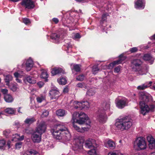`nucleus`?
<instances>
[{
    "label": "nucleus",
    "instance_id": "f257e3e1",
    "mask_svg": "<svg viewBox=\"0 0 155 155\" xmlns=\"http://www.w3.org/2000/svg\"><path fill=\"white\" fill-rule=\"evenodd\" d=\"M53 130L52 134L53 137L57 139H63L65 140H68L71 138L70 133L67 128L63 125H57Z\"/></svg>",
    "mask_w": 155,
    "mask_h": 155
},
{
    "label": "nucleus",
    "instance_id": "f03ea898",
    "mask_svg": "<svg viewBox=\"0 0 155 155\" xmlns=\"http://www.w3.org/2000/svg\"><path fill=\"white\" fill-rule=\"evenodd\" d=\"M139 98L140 100L139 104L141 109L140 113L144 115L150 111L149 106L146 103L152 101V97L149 94L141 92L140 93Z\"/></svg>",
    "mask_w": 155,
    "mask_h": 155
},
{
    "label": "nucleus",
    "instance_id": "7ed1b4c3",
    "mask_svg": "<svg viewBox=\"0 0 155 155\" xmlns=\"http://www.w3.org/2000/svg\"><path fill=\"white\" fill-rule=\"evenodd\" d=\"M132 125V120L128 117H124L118 120L115 124L117 128L122 130H128Z\"/></svg>",
    "mask_w": 155,
    "mask_h": 155
},
{
    "label": "nucleus",
    "instance_id": "20e7f679",
    "mask_svg": "<svg viewBox=\"0 0 155 155\" xmlns=\"http://www.w3.org/2000/svg\"><path fill=\"white\" fill-rule=\"evenodd\" d=\"M134 147L136 150L138 151L146 149L147 145L144 138L142 137H138L135 141Z\"/></svg>",
    "mask_w": 155,
    "mask_h": 155
},
{
    "label": "nucleus",
    "instance_id": "39448f33",
    "mask_svg": "<svg viewBox=\"0 0 155 155\" xmlns=\"http://www.w3.org/2000/svg\"><path fill=\"white\" fill-rule=\"evenodd\" d=\"M142 62L138 59H135L131 61V67L132 71H140L142 69Z\"/></svg>",
    "mask_w": 155,
    "mask_h": 155
},
{
    "label": "nucleus",
    "instance_id": "423d86ee",
    "mask_svg": "<svg viewBox=\"0 0 155 155\" xmlns=\"http://www.w3.org/2000/svg\"><path fill=\"white\" fill-rule=\"evenodd\" d=\"M79 118L76 120V122L79 124H82L85 123L87 125H89L91 123L88 116L83 112H81L79 114Z\"/></svg>",
    "mask_w": 155,
    "mask_h": 155
},
{
    "label": "nucleus",
    "instance_id": "0eeeda50",
    "mask_svg": "<svg viewBox=\"0 0 155 155\" xmlns=\"http://www.w3.org/2000/svg\"><path fill=\"white\" fill-rule=\"evenodd\" d=\"M74 108L76 109H78L79 110H82L83 109H87L90 107L89 103L87 101H82L78 102L77 101H74Z\"/></svg>",
    "mask_w": 155,
    "mask_h": 155
},
{
    "label": "nucleus",
    "instance_id": "6e6552de",
    "mask_svg": "<svg viewBox=\"0 0 155 155\" xmlns=\"http://www.w3.org/2000/svg\"><path fill=\"white\" fill-rule=\"evenodd\" d=\"M97 119L101 122H105L107 119L105 112L102 109H100L97 113Z\"/></svg>",
    "mask_w": 155,
    "mask_h": 155
},
{
    "label": "nucleus",
    "instance_id": "1a4fd4ad",
    "mask_svg": "<svg viewBox=\"0 0 155 155\" xmlns=\"http://www.w3.org/2000/svg\"><path fill=\"white\" fill-rule=\"evenodd\" d=\"M46 129L45 123L44 121H42L37 125L35 131L40 135H42L45 132Z\"/></svg>",
    "mask_w": 155,
    "mask_h": 155
},
{
    "label": "nucleus",
    "instance_id": "9d476101",
    "mask_svg": "<svg viewBox=\"0 0 155 155\" xmlns=\"http://www.w3.org/2000/svg\"><path fill=\"white\" fill-rule=\"evenodd\" d=\"M84 141V137L82 136H79L75 139L74 140V143L75 145V148H77V149L81 148Z\"/></svg>",
    "mask_w": 155,
    "mask_h": 155
},
{
    "label": "nucleus",
    "instance_id": "9b49d317",
    "mask_svg": "<svg viewBox=\"0 0 155 155\" xmlns=\"http://www.w3.org/2000/svg\"><path fill=\"white\" fill-rule=\"evenodd\" d=\"M21 4L22 6L28 9L33 8L35 6L32 0H23Z\"/></svg>",
    "mask_w": 155,
    "mask_h": 155
},
{
    "label": "nucleus",
    "instance_id": "f8f14e48",
    "mask_svg": "<svg viewBox=\"0 0 155 155\" xmlns=\"http://www.w3.org/2000/svg\"><path fill=\"white\" fill-rule=\"evenodd\" d=\"M84 146L88 148L95 147H96L95 140L93 139H89L85 142Z\"/></svg>",
    "mask_w": 155,
    "mask_h": 155
},
{
    "label": "nucleus",
    "instance_id": "ddd939ff",
    "mask_svg": "<svg viewBox=\"0 0 155 155\" xmlns=\"http://www.w3.org/2000/svg\"><path fill=\"white\" fill-rule=\"evenodd\" d=\"M49 94L51 99H57L59 96V92L57 88H54L50 90Z\"/></svg>",
    "mask_w": 155,
    "mask_h": 155
},
{
    "label": "nucleus",
    "instance_id": "4468645a",
    "mask_svg": "<svg viewBox=\"0 0 155 155\" xmlns=\"http://www.w3.org/2000/svg\"><path fill=\"white\" fill-rule=\"evenodd\" d=\"M127 102L126 99L119 100L116 103L117 107L119 108L122 109L127 105Z\"/></svg>",
    "mask_w": 155,
    "mask_h": 155
},
{
    "label": "nucleus",
    "instance_id": "2eb2a0df",
    "mask_svg": "<svg viewBox=\"0 0 155 155\" xmlns=\"http://www.w3.org/2000/svg\"><path fill=\"white\" fill-rule=\"evenodd\" d=\"M145 3L144 0H137L135 2V7L137 9H143Z\"/></svg>",
    "mask_w": 155,
    "mask_h": 155
},
{
    "label": "nucleus",
    "instance_id": "dca6fc26",
    "mask_svg": "<svg viewBox=\"0 0 155 155\" xmlns=\"http://www.w3.org/2000/svg\"><path fill=\"white\" fill-rule=\"evenodd\" d=\"M147 139L149 143V146L150 149H153L155 147V140L151 136H149L147 137Z\"/></svg>",
    "mask_w": 155,
    "mask_h": 155
},
{
    "label": "nucleus",
    "instance_id": "f3484780",
    "mask_svg": "<svg viewBox=\"0 0 155 155\" xmlns=\"http://www.w3.org/2000/svg\"><path fill=\"white\" fill-rule=\"evenodd\" d=\"M64 73V70L63 68L59 67H55L52 68L51 71V73L53 76L59 74Z\"/></svg>",
    "mask_w": 155,
    "mask_h": 155
},
{
    "label": "nucleus",
    "instance_id": "a211bd4d",
    "mask_svg": "<svg viewBox=\"0 0 155 155\" xmlns=\"http://www.w3.org/2000/svg\"><path fill=\"white\" fill-rule=\"evenodd\" d=\"M37 134V133L35 131L32 135L31 138L34 143H39L41 141V135Z\"/></svg>",
    "mask_w": 155,
    "mask_h": 155
},
{
    "label": "nucleus",
    "instance_id": "6ab92c4d",
    "mask_svg": "<svg viewBox=\"0 0 155 155\" xmlns=\"http://www.w3.org/2000/svg\"><path fill=\"white\" fill-rule=\"evenodd\" d=\"M104 145L106 147L110 149H114L116 147L115 142L111 139H109L104 143Z\"/></svg>",
    "mask_w": 155,
    "mask_h": 155
},
{
    "label": "nucleus",
    "instance_id": "aec40b11",
    "mask_svg": "<svg viewBox=\"0 0 155 155\" xmlns=\"http://www.w3.org/2000/svg\"><path fill=\"white\" fill-rule=\"evenodd\" d=\"M143 59L146 61H148L150 64H153L154 59L153 57L149 54H145L143 57Z\"/></svg>",
    "mask_w": 155,
    "mask_h": 155
},
{
    "label": "nucleus",
    "instance_id": "412c9836",
    "mask_svg": "<svg viewBox=\"0 0 155 155\" xmlns=\"http://www.w3.org/2000/svg\"><path fill=\"white\" fill-rule=\"evenodd\" d=\"M152 83V82L151 81L149 82L148 83L147 82L145 84L138 86L137 87V89L138 90H144L146 88H147L151 86Z\"/></svg>",
    "mask_w": 155,
    "mask_h": 155
},
{
    "label": "nucleus",
    "instance_id": "4be33fe9",
    "mask_svg": "<svg viewBox=\"0 0 155 155\" xmlns=\"http://www.w3.org/2000/svg\"><path fill=\"white\" fill-rule=\"evenodd\" d=\"M33 66V61L31 58H29L26 63V69L27 71H30Z\"/></svg>",
    "mask_w": 155,
    "mask_h": 155
},
{
    "label": "nucleus",
    "instance_id": "5701e85b",
    "mask_svg": "<svg viewBox=\"0 0 155 155\" xmlns=\"http://www.w3.org/2000/svg\"><path fill=\"white\" fill-rule=\"evenodd\" d=\"M25 82H28L31 84H34L36 83V81L33 77L30 76H26L24 79Z\"/></svg>",
    "mask_w": 155,
    "mask_h": 155
},
{
    "label": "nucleus",
    "instance_id": "b1692460",
    "mask_svg": "<svg viewBox=\"0 0 155 155\" xmlns=\"http://www.w3.org/2000/svg\"><path fill=\"white\" fill-rule=\"evenodd\" d=\"M1 91L4 94V98L5 101L7 102H10V95L7 94L8 91L5 89H2Z\"/></svg>",
    "mask_w": 155,
    "mask_h": 155
},
{
    "label": "nucleus",
    "instance_id": "393cba45",
    "mask_svg": "<svg viewBox=\"0 0 155 155\" xmlns=\"http://www.w3.org/2000/svg\"><path fill=\"white\" fill-rule=\"evenodd\" d=\"M24 139V135L20 136L17 134H15L13 135L12 137V141H21Z\"/></svg>",
    "mask_w": 155,
    "mask_h": 155
},
{
    "label": "nucleus",
    "instance_id": "a878e982",
    "mask_svg": "<svg viewBox=\"0 0 155 155\" xmlns=\"http://www.w3.org/2000/svg\"><path fill=\"white\" fill-rule=\"evenodd\" d=\"M74 123V122H73V127L77 131L81 133H84L85 131L87 130V128L83 127L81 128L78 127Z\"/></svg>",
    "mask_w": 155,
    "mask_h": 155
},
{
    "label": "nucleus",
    "instance_id": "bb28decb",
    "mask_svg": "<svg viewBox=\"0 0 155 155\" xmlns=\"http://www.w3.org/2000/svg\"><path fill=\"white\" fill-rule=\"evenodd\" d=\"M36 120L35 118L32 117L31 118H27L25 120L24 122L26 124H30L35 121Z\"/></svg>",
    "mask_w": 155,
    "mask_h": 155
},
{
    "label": "nucleus",
    "instance_id": "cd10ccee",
    "mask_svg": "<svg viewBox=\"0 0 155 155\" xmlns=\"http://www.w3.org/2000/svg\"><path fill=\"white\" fill-rule=\"evenodd\" d=\"M81 66L77 64H72L71 65V69L74 70L76 72H79L81 70Z\"/></svg>",
    "mask_w": 155,
    "mask_h": 155
},
{
    "label": "nucleus",
    "instance_id": "c85d7f7f",
    "mask_svg": "<svg viewBox=\"0 0 155 155\" xmlns=\"http://www.w3.org/2000/svg\"><path fill=\"white\" fill-rule=\"evenodd\" d=\"M103 107L102 109L105 112V111L109 109L110 108V102H104L103 104Z\"/></svg>",
    "mask_w": 155,
    "mask_h": 155
},
{
    "label": "nucleus",
    "instance_id": "c756f323",
    "mask_svg": "<svg viewBox=\"0 0 155 155\" xmlns=\"http://www.w3.org/2000/svg\"><path fill=\"white\" fill-rule=\"evenodd\" d=\"M56 114L58 116L63 117L66 114L65 111L63 109H59L56 111Z\"/></svg>",
    "mask_w": 155,
    "mask_h": 155
},
{
    "label": "nucleus",
    "instance_id": "7c9ffc66",
    "mask_svg": "<svg viewBox=\"0 0 155 155\" xmlns=\"http://www.w3.org/2000/svg\"><path fill=\"white\" fill-rule=\"evenodd\" d=\"M120 59L118 60L117 61H114L113 63L111 64H112L113 65H115L116 64H119L121 63L124 60V58H123V55L121 54L119 56Z\"/></svg>",
    "mask_w": 155,
    "mask_h": 155
},
{
    "label": "nucleus",
    "instance_id": "2f4dec72",
    "mask_svg": "<svg viewBox=\"0 0 155 155\" xmlns=\"http://www.w3.org/2000/svg\"><path fill=\"white\" fill-rule=\"evenodd\" d=\"M38 152L33 150H28L24 154V155H38Z\"/></svg>",
    "mask_w": 155,
    "mask_h": 155
},
{
    "label": "nucleus",
    "instance_id": "473e14b6",
    "mask_svg": "<svg viewBox=\"0 0 155 155\" xmlns=\"http://www.w3.org/2000/svg\"><path fill=\"white\" fill-rule=\"evenodd\" d=\"M58 83L62 85H65L67 83V80L65 78H61L58 79Z\"/></svg>",
    "mask_w": 155,
    "mask_h": 155
},
{
    "label": "nucleus",
    "instance_id": "72a5a7b5",
    "mask_svg": "<svg viewBox=\"0 0 155 155\" xmlns=\"http://www.w3.org/2000/svg\"><path fill=\"white\" fill-rule=\"evenodd\" d=\"M95 93V91L94 88L89 89L87 92L86 94L89 96H92Z\"/></svg>",
    "mask_w": 155,
    "mask_h": 155
},
{
    "label": "nucleus",
    "instance_id": "f704fd0d",
    "mask_svg": "<svg viewBox=\"0 0 155 155\" xmlns=\"http://www.w3.org/2000/svg\"><path fill=\"white\" fill-rule=\"evenodd\" d=\"M45 98V96L44 95H40L38 97L36 98L37 101L39 103H41Z\"/></svg>",
    "mask_w": 155,
    "mask_h": 155
},
{
    "label": "nucleus",
    "instance_id": "c9c22d12",
    "mask_svg": "<svg viewBox=\"0 0 155 155\" xmlns=\"http://www.w3.org/2000/svg\"><path fill=\"white\" fill-rule=\"evenodd\" d=\"M48 74L47 71L46 70H43L41 72V77L43 78H46L48 77Z\"/></svg>",
    "mask_w": 155,
    "mask_h": 155
},
{
    "label": "nucleus",
    "instance_id": "e433bc0d",
    "mask_svg": "<svg viewBox=\"0 0 155 155\" xmlns=\"http://www.w3.org/2000/svg\"><path fill=\"white\" fill-rule=\"evenodd\" d=\"M6 142L3 140H0V149H4Z\"/></svg>",
    "mask_w": 155,
    "mask_h": 155
},
{
    "label": "nucleus",
    "instance_id": "4c0bfd02",
    "mask_svg": "<svg viewBox=\"0 0 155 155\" xmlns=\"http://www.w3.org/2000/svg\"><path fill=\"white\" fill-rule=\"evenodd\" d=\"M51 37L52 39L57 40L59 39V36L56 33H52L51 35Z\"/></svg>",
    "mask_w": 155,
    "mask_h": 155
},
{
    "label": "nucleus",
    "instance_id": "58836bf2",
    "mask_svg": "<svg viewBox=\"0 0 155 155\" xmlns=\"http://www.w3.org/2000/svg\"><path fill=\"white\" fill-rule=\"evenodd\" d=\"M12 86L11 89L14 92L18 88V84L16 83L13 84Z\"/></svg>",
    "mask_w": 155,
    "mask_h": 155
},
{
    "label": "nucleus",
    "instance_id": "ea45409f",
    "mask_svg": "<svg viewBox=\"0 0 155 155\" xmlns=\"http://www.w3.org/2000/svg\"><path fill=\"white\" fill-rule=\"evenodd\" d=\"M99 71L97 65H94L93 67L92 71L94 74H96Z\"/></svg>",
    "mask_w": 155,
    "mask_h": 155
},
{
    "label": "nucleus",
    "instance_id": "a19ab883",
    "mask_svg": "<svg viewBox=\"0 0 155 155\" xmlns=\"http://www.w3.org/2000/svg\"><path fill=\"white\" fill-rule=\"evenodd\" d=\"M84 75L83 74H81L78 76L77 77L76 79L78 81H82L84 79Z\"/></svg>",
    "mask_w": 155,
    "mask_h": 155
},
{
    "label": "nucleus",
    "instance_id": "79ce46f5",
    "mask_svg": "<svg viewBox=\"0 0 155 155\" xmlns=\"http://www.w3.org/2000/svg\"><path fill=\"white\" fill-rule=\"evenodd\" d=\"M108 155H123V154L119 151H115L109 153Z\"/></svg>",
    "mask_w": 155,
    "mask_h": 155
},
{
    "label": "nucleus",
    "instance_id": "37998d69",
    "mask_svg": "<svg viewBox=\"0 0 155 155\" xmlns=\"http://www.w3.org/2000/svg\"><path fill=\"white\" fill-rule=\"evenodd\" d=\"M88 153L89 155H97L96 150L94 149L89 150Z\"/></svg>",
    "mask_w": 155,
    "mask_h": 155
},
{
    "label": "nucleus",
    "instance_id": "c03bdc74",
    "mask_svg": "<svg viewBox=\"0 0 155 155\" xmlns=\"http://www.w3.org/2000/svg\"><path fill=\"white\" fill-rule=\"evenodd\" d=\"M9 129L5 130L3 131V134L6 138L9 137Z\"/></svg>",
    "mask_w": 155,
    "mask_h": 155
},
{
    "label": "nucleus",
    "instance_id": "a18cd8bd",
    "mask_svg": "<svg viewBox=\"0 0 155 155\" xmlns=\"http://www.w3.org/2000/svg\"><path fill=\"white\" fill-rule=\"evenodd\" d=\"M78 114L77 112H75L72 114V120L73 121V122H76V118L77 117L78 115Z\"/></svg>",
    "mask_w": 155,
    "mask_h": 155
},
{
    "label": "nucleus",
    "instance_id": "49530a36",
    "mask_svg": "<svg viewBox=\"0 0 155 155\" xmlns=\"http://www.w3.org/2000/svg\"><path fill=\"white\" fill-rule=\"evenodd\" d=\"M76 86L79 88H83L86 87V84L84 83H79L77 84Z\"/></svg>",
    "mask_w": 155,
    "mask_h": 155
},
{
    "label": "nucleus",
    "instance_id": "de8ad7c7",
    "mask_svg": "<svg viewBox=\"0 0 155 155\" xmlns=\"http://www.w3.org/2000/svg\"><path fill=\"white\" fill-rule=\"evenodd\" d=\"M5 82L6 83V84L9 85L10 81V76L9 75L6 76L4 78Z\"/></svg>",
    "mask_w": 155,
    "mask_h": 155
},
{
    "label": "nucleus",
    "instance_id": "09e8293b",
    "mask_svg": "<svg viewBox=\"0 0 155 155\" xmlns=\"http://www.w3.org/2000/svg\"><path fill=\"white\" fill-rule=\"evenodd\" d=\"M23 22L26 25H28L31 23L29 19L25 18L23 19Z\"/></svg>",
    "mask_w": 155,
    "mask_h": 155
},
{
    "label": "nucleus",
    "instance_id": "8fccbe9b",
    "mask_svg": "<svg viewBox=\"0 0 155 155\" xmlns=\"http://www.w3.org/2000/svg\"><path fill=\"white\" fill-rule=\"evenodd\" d=\"M22 146V142H19L15 144V149H20Z\"/></svg>",
    "mask_w": 155,
    "mask_h": 155
},
{
    "label": "nucleus",
    "instance_id": "3c124183",
    "mask_svg": "<svg viewBox=\"0 0 155 155\" xmlns=\"http://www.w3.org/2000/svg\"><path fill=\"white\" fill-rule=\"evenodd\" d=\"M3 112V114H5L6 115H8L10 114V108H7Z\"/></svg>",
    "mask_w": 155,
    "mask_h": 155
},
{
    "label": "nucleus",
    "instance_id": "603ef678",
    "mask_svg": "<svg viewBox=\"0 0 155 155\" xmlns=\"http://www.w3.org/2000/svg\"><path fill=\"white\" fill-rule=\"evenodd\" d=\"M48 112L47 110H45L43 112V113L41 115V116L42 117H47L48 115Z\"/></svg>",
    "mask_w": 155,
    "mask_h": 155
},
{
    "label": "nucleus",
    "instance_id": "864d4df0",
    "mask_svg": "<svg viewBox=\"0 0 155 155\" xmlns=\"http://www.w3.org/2000/svg\"><path fill=\"white\" fill-rule=\"evenodd\" d=\"M138 50L137 48V47H134L131 48L130 49V51L131 53H134L137 52Z\"/></svg>",
    "mask_w": 155,
    "mask_h": 155
},
{
    "label": "nucleus",
    "instance_id": "5fc2aeb1",
    "mask_svg": "<svg viewBox=\"0 0 155 155\" xmlns=\"http://www.w3.org/2000/svg\"><path fill=\"white\" fill-rule=\"evenodd\" d=\"M108 14H104L102 16V20L103 21H105L107 19V17L108 16Z\"/></svg>",
    "mask_w": 155,
    "mask_h": 155
},
{
    "label": "nucleus",
    "instance_id": "6e6d98bb",
    "mask_svg": "<svg viewBox=\"0 0 155 155\" xmlns=\"http://www.w3.org/2000/svg\"><path fill=\"white\" fill-rule=\"evenodd\" d=\"M16 112V109L14 108H10V114H15Z\"/></svg>",
    "mask_w": 155,
    "mask_h": 155
},
{
    "label": "nucleus",
    "instance_id": "4d7b16f0",
    "mask_svg": "<svg viewBox=\"0 0 155 155\" xmlns=\"http://www.w3.org/2000/svg\"><path fill=\"white\" fill-rule=\"evenodd\" d=\"M120 70V66H118L116 67L114 70V72L118 73L119 72Z\"/></svg>",
    "mask_w": 155,
    "mask_h": 155
},
{
    "label": "nucleus",
    "instance_id": "13d9d810",
    "mask_svg": "<svg viewBox=\"0 0 155 155\" xmlns=\"http://www.w3.org/2000/svg\"><path fill=\"white\" fill-rule=\"evenodd\" d=\"M74 37L75 38H79L81 37L80 35L78 33H77L75 34Z\"/></svg>",
    "mask_w": 155,
    "mask_h": 155
},
{
    "label": "nucleus",
    "instance_id": "bf43d9fd",
    "mask_svg": "<svg viewBox=\"0 0 155 155\" xmlns=\"http://www.w3.org/2000/svg\"><path fill=\"white\" fill-rule=\"evenodd\" d=\"M37 84L40 87H42L44 85V83L42 82H39Z\"/></svg>",
    "mask_w": 155,
    "mask_h": 155
},
{
    "label": "nucleus",
    "instance_id": "052dcab7",
    "mask_svg": "<svg viewBox=\"0 0 155 155\" xmlns=\"http://www.w3.org/2000/svg\"><path fill=\"white\" fill-rule=\"evenodd\" d=\"M155 107L153 105H151L149 107V108L150 109V111L151 110V111H153V110L154 108Z\"/></svg>",
    "mask_w": 155,
    "mask_h": 155
},
{
    "label": "nucleus",
    "instance_id": "680f3d73",
    "mask_svg": "<svg viewBox=\"0 0 155 155\" xmlns=\"http://www.w3.org/2000/svg\"><path fill=\"white\" fill-rule=\"evenodd\" d=\"M14 75L16 78L20 77V74L17 72L15 73Z\"/></svg>",
    "mask_w": 155,
    "mask_h": 155
},
{
    "label": "nucleus",
    "instance_id": "e2e57ef3",
    "mask_svg": "<svg viewBox=\"0 0 155 155\" xmlns=\"http://www.w3.org/2000/svg\"><path fill=\"white\" fill-rule=\"evenodd\" d=\"M53 21L55 22V23L57 24L58 23L59 21V20L58 18H54L52 19Z\"/></svg>",
    "mask_w": 155,
    "mask_h": 155
},
{
    "label": "nucleus",
    "instance_id": "0e129e2a",
    "mask_svg": "<svg viewBox=\"0 0 155 155\" xmlns=\"http://www.w3.org/2000/svg\"><path fill=\"white\" fill-rule=\"evenodd\" d=\"M68 91V87H66L64 88L63 90V92L64 93H67Z\"/></svg>",
    "mask_w": 155,
    "mask_h": 155
},
{
    "label": "nucleus",
    "instance_id": "69168bd1",
    "mask_svg": "<svg viewBox=\"0 0 155 155\" xmlns=\"http://www.w3.org/2000/svg\"><path fill=\"white\" fill-rule=\"evenodd\" d=\"M15 80L18 82H19V83H21V81L20 79L17 78Z\"/></svg>",
    "mask_w": 155,
    "mask_h": 155
},
{
    "label": "nucleus",
    "instance_id": "338daca9",
    "mask_svg": "<svg viewBox=\"0 0 155 155\" xmlns=\"http://www.w3.org/2000/svg\"><path fill=\"white\" fill-rule=\"evenodd\" d=\"M151 39L155 40V34L150 38Z\"/></svg>",
    "mask_w": 155,
    "mask_h": 155
},
{
    "label": "nucleus",
    "instance_id": "774afa93",
    "mask_svg": "<svg viewBox=\"0 0 155 155\" xmlns=\"http://www.w3.org/2000/svg\"><path fill=\"white\" fill-rule=\"evenodd\" d=\"M15 125L17 127L19 125V123L18 122H17L15 123Z\"/></svg>",
    "mask_w": 155,
    "mask_h": 155
}]
</instances>
